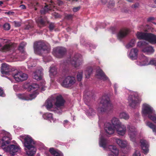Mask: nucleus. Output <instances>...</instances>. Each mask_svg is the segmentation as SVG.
<instances>
[{"label": "nucleus", "mask_w": 156, "mask_h": 156, "mask_svg": "<svg viewBox=\"0 0 156 156\" xmlns=\"http://www.w3.org/2000/svg\"><path fill=\"white\" fill-rule=\"evenodd\" d=\"M65 101L62 96H57L55 98L54 103L55 108L53 107V101L52 99H48L45 101L44 105L48 110H51L59 114L62 113V110L64 108Z\"/></svg>", "instance_id": "nucleus-1"}, {"label": "nucleus", "mask_w": 156, "mask_h": 156, "mask_svg": "<svg viewBox=\"0 0 156 156\" xmlns=\"http://www.w3.org/2000/svg\"><path fill=\"white\" fill-rule=\"evenodd\" d=\"M45 82L44 81H42V83L39 85L36 83H34L30 85L29 88L31 90L34 89H35L34 92L33 94L29 95H27L25 94H19L17 95L18 97L21 99L25 100H31L34 98L36 96L37 94L36 90H37L38 88H40L42 91H44L45 89V86H44Z\"/></svg>", "instance_id": "nucleus-2"}, {"label": "nucleus", "mask_w": 156, "mask_h": 156, "mask_svg": "<svg viewBox=\"0 0 156 156\" xmlns=\"http://www.w3.org/2000/svg\"><path fill=\"white\" fill-rule=\"evenodd\" d=\"M101 106L98 108V112L101 113L112 112L114 110L113 105L111 102L108 97L106 96H104L100 101Z\"/></svg>", "instance_id": "nucleus-3"}, {"label": "nucleus", "mask_w": 156, "mask_h": 156, "mask_svg": "<svg viewBox=\"0 0 156 156\" xmlns=\"http://www.w3.org/2000/svg\"><path fill=\"white\" fill-rule=\"evenodd\" d=\"M111 121L112 124L109 122H106L104 124V129L107 136L113 134L115 128L122 124L119 119L115 117H113Z\"/></svg>", "instance_id": "nucleus-4"}, {"label": "nucleus", "mask_w": 156, "mask_h": 156, "mask_svg": "<svg viewBox=\"0 0 156 156\" xmlns=\"http://www.w3.org/2000/svg\"><path fill=\"white\" fill-rule=\"evenodd\" d=\"M24 145L27 149H25L27 154L28 156H32L35 154L36 151L34 145L35 143L31 137L27 136L24 138Z\"/></svg>", "instance_id": "nucleus-5"}, {"label": "nucleus", "mask_w": 156, "mask_h": 156, "mask_svg": "<svg viewBox=\"0 0 156 156\" xmlns=\"http://www.w3.org/2000/svg\"><path fill=\"white\" fill-rule=\"evenodd\" d=\"M34 48L35 53L38 55L41 54L43 51H46L48 52L50 49L49 45L41 42H35Z\"/></svg>", "instance_id": "nucleus-6"}, {"label": "nucleus", "mask_w": 156, "mask_h": 156, "mask_svg": "<svg viewBox=\"0 0 156 156\" xmlns=\"http://www.w3.org/2000/svg\"><path fill=\"white\" fill-rule=\"evenodd\" d=\"M136 35L139 39L145 40L152 44L156 43V36L153 34L138 32Z\"/></svg>", "instance_id": "nucleus-7"}, {"label": "nucleus", "mask_w": 156, "mask_h": 156, "mask_svg": "<svg viewBox=\"0 0 156 156\" xmlns=\"http://www.w3.org/2000/svg\"><path fill=\"white\" fill-rule=\"evenodd\" d=\"M128 100L129 105L132 108H134L141 101L139 99L137 93L133 91L131 93L128 98Z\"/></svg>", "instance_id": "nucleus-8"}, {"label": "nucleus", "mask_w": 156, "mask_h": 156, "mask_svg": "<svg viewBox=\"0 0 156 156\" xmlns=\"http://www.w3.org/2000/svg\"><path fill=\"white\" fill-rule=\"evenodd\" d=\"M139 62H137L136 64L140 66H143L149 65H151L156 66V60L154 59L151 60L149 62L147 58L143 55H142L139 57Z\"/></svg>", "instance_id": "nucleus-9"}, {"label": "nucleus", "mask_w": 156, "mask_h": 156, "mask_svg": "<svg viewBox=\"0 0 156 156\" xmlns=\"http://www.w3.org/2000/svg\"><path fill=\"white\" fill-rule=\"evenodd\" d=\"M81 55L79 54L74 55L70 59V63L75 68H79L82 64Z\"/></svg>", "instance_id": "nucleus-10"}, {"label": "nucleus", "mask_w": 156, "mask_h": 156, "mask_svg": "<svg viewBox=\"0 0 156 156\" xmlns=\"http://www.w3.org/2000/svg\"><path fill=\"white\" fill-rule=\"evenodd\" d=\"M4 150L8 152L12 156L15 155L17 152L20 151V149L19 146L13 144L7 147L3 148Z\"/></svg>", "instance_id": "nucleus-11"}, {"label": "nucleus", "mask_w": 156, "mask_h": 156, "mask_svg": "<svg viewBox=\"0 0 156 156\" xmlns=\"http://www.w3.org/2000/svg\"><path fill=\"white\" fill-rule=\"evenodd\" d=\"M154 112L153 108L149 105L146 104L143 105L142 113L144 115H147L149 118L150 115H151Z\"/></svg>", "instance_id": "nucleus-12"}, {"label": "nucleus", "mask_w": 156, "mask_h": 156, "mask_svg": "<svg viewBox=\"0 0 156 156\" xmlns=\"http://www.w3.org/2000/svg\"><path fill=\"white\" fill-rule=\"evenodd\" d=\"M76 81L75 77L73 76H68L64 80L62 85L66 87H68L74 84Z\"/></svg>", "instance_id": "nucleus-13"}, {"label": "nucleus", "mask_w": 156, "mask_h": 156, "mask_svg": "<svg viewBox=\"0 0 156 156\" xmlns=\"http://www.w3.org/2000/svg\"><path fill=\"white\" fill-rule=\"evenodd\" d=\"M127 128L128 129V135L131 140L133 142H135L137 134L135 127L129 125L127 126Z\"/></svg>", "instance_id": "nucleus-14"}, {"label": "nucleus", "mask_w": 156, "mask_h": 156, "mask_svg": "<svg viewBox=\"0 0 156 156\" xmlns=\"http://www.w3.org/2000/svg\"><path fill=\"white\" fill-rule=\"evenodd\" d=\"M66 49L62 47H57L53 51L54 55L58 58H61L66 53Z\"/></svg>", "instance_id": "nucleus-15"}, {"label": "nucleus", "mask_w": 156, "mask_h": 156, "mask_svg": "<svg viewBox=\"0 0 156 156\" xmlns=\"http://www.w3.org/2000/svg\"><path fill=\"white\" fill-rule=\"evenodd\" d=\"M129 30L128 29H124L121 30L117 34V38L121 40L122 39L126 37L129 33Z\"/></svg>", "instance_id": "nucleus-16"}, {"label": "nucleus", "mask_w": 156, "mask_h": 156, "mask_svg": "<svg viewBox=\"0 0 156 156\" xmlns=\"http://www.w3.org/2000/svg\"><path fill=\"white\" fill-rule=\"evenodd\" d=\"M12 137L10 134H8V136H5L3 137L0 141L2 147L6 146L10 143L12 140Z\"/></svg>", "instance_id": "nucleus-17"}, {"label": "nucleus", "mask_w": 156, "mask_h": 156, "mask_svg": "<svg viewBox=\"0 0 156 156\" xmlns=\"http://www.w3.org/2000/svg\"><path fill=\"white\" fill-rule=\"evenodd\" d=\"M11 67L8 64L3 63L1 68V72L3 74H8L9 73L11 72Z\"/></svg>", "instance_id": "nucleus-18"}, {"label": "nucleus", "mask_w": 156, "mask_h": 156, "mask_svg": "<svg viewBox=\"0 0 156 156\" xmlns=\"http://www.w3.org/2000/svg\"><path fill=\"white\" fill-rule=\"evenodd\" d=\"M2 42L3 44L6 43L2 48V50L3 51H8L12 48V44L10 41H9L7 39H2Z\"/></svg>", "instance_id": "nucleus-19"}, {"label": "nucleus", "mask_w": 156, "mask_h": 156, "mask_svg": "<svg viewBox=\"0 0 156 156\" xmlns=\"http://www.w3.org/2000/svg\"><path fill=\"white\" fill-rule=\"evenodd\" d=\"M96 75L98 78L102 79L103 80L108 81L109 80L108 77L106 76L104 73L100 69L97 70Z\"/></svg>", "instance_id": "nucleus-20"}, {"label": "nucleus", "mask_w": 156, "mask_h": 156, "mask_svg": "<svg viewBox=\"0 0 156 156\" xmlns=\"http://www.w3.org/2000/svg\"><path fill=\"white\" fill-rule=\"evenodd\" d=\"M43 69L41 67L39 68L34 73L33 78L37 80H40L41 79L43 75L42 71Z\"/></svg>", "instance_id": "nucleus-21"}, {"label": "nucleus", "mask_w": 156, "mask_h": 156, "mask_svg": "<svg viewBox=\"0 0 156 156\" xmlns=\"http://www.w3.org/2000/svg\"><path fill=\"white\" fill-rule=\"evenodd\" d=\"M141 147L143 151V152L145 154H146L149 151V145L148 142L145 140H141Z\"/></svg>", "instance_id": "nucleus-22"}, {"label": "nucleus", "mask_w": 156, "mask_h": 156, "mask_svg": "<svg viewBox=\"0 0 156 156\" xmlns=\"http://www.w3.org/2000/svg\"><path fill=\"white\" fill-rule=\"evenodd\" d=\"M118 134L121 136L124 135L126 131V127L122 124L120 125V126L116 127L115 128Z\"/></svg>", "instance_id": "nucleus-23"}, {"label": "nucleus", "mask_w": 156, "mask_h": 156, "mask_svg": "<svg viewBox=\"0 0 156 156\" xmlns=\"http://www.w3.org/2000/svg\"><path fill=\"white\" fill-rule=\"evenodd\" d=\"M99 144L100 146L103 147L104 148L106 147L107 140L105 138V135L101 132L100 136Z\"/></svg>", "instance_id": "nucleus-24"}, {"label": "nucleus", "mask_w": 156, "mask_h": 156, "mask_svg": "<svg viewBox=\"0 0 156 156\" xmlns=\"http://www.w3.org/2000/svg\"><path fill=\"white\" fill-rule=\"evenodd\" d=\"M51 4H46L44 6V7L41 10V14H44L47 12L48 11L52 9L53 7H55V6L53 5L52 1L51 2Z\"/></svg>", "instance_id": "nucleus-25"}, {"label": "nucleus", "mask_w": 156, "mask_h": 156, "mask_svg": "<svg viewBox=\"0 0 156 156\" xmlns=\"http://www.w3.org/2000/svg\"><path fill=\"white\" fill-rule=\"evenodd\" d=\"M138 50L136 48H133L131 50L129 55V57L131 59H136L137 57Z\"/></svg>", "instance_id": "nucleus-26"}, {"label": "nucleus", "mask_w": 156, "mask_h": 156, "mask_svg": "<svg viewBox=\"0 0 156 156\" xmlns=\"http://www.w3.org/2000/svg\"><path fill=\"white\" fill-rule=\"evenodd\" d=\"M115 142L121 148L126 147L127 144V142L126 140H122L119 139H116Z\"/></svg>", "instance_id": "nucleus-27"}, {"label": "nucleus", "mask_w": 156, "mask_h": 156, "mask_svg": "<svg viewBox=\"0 0 156 156\" xmlns=\"http://www.w3.org/2000/svg\"><path fill=\"white\" fill-rule=\"evenodd\" d=\"M43 117L44 119L49 120L51 122H54L55 121L53 118L52 114L51 113H46L43 115Z\"/></svg>", "instance_id": "nucleus-28"}, {"label": "nucleus", "mask_w": 156, "mask_h": 156, "mask_svg": "<svg viewBox=\"0 0 156 156\" xmlns=\"http://www.w3.org/2000/svg\"><path fill=\"white\" fill-rule=\"evenodd\" d=\"M108 148L115 155H118L119 154V151L117 147L114 146L109 145Z\"/></svg>", "instance_id": "nucleus-29"}, {"label": "nucleus", "mask_w": 156, "mask_h": 156, "mask_svg": "<svg viewBox=\"0 0 156 156\" xmlns=\"http://www.w3.org/2000/svg\"><path fill=\"white\" fill-rule=\"evenodd\" d=\"M146 125L152 129L153 132L156 133V126L152 123L149 121L146 122Z\"/></svg>", "instance_id": "nucleus-30"}, {"label": "nucleus", "mask_w": 156, "mask_h": 156, "mask_svg": "<svg viewBox=\"0 0 156 156\" xmlns=\"http://www.w3.org/2000/svg\"><path fill=\"white\" fill-rule=\"evenodd\" d=\"M119 117L121 119H124L125 120L129 119V116L128 114L125 112H121L119 115Z\"/></svg>", "instance_id": "nucleus-31"}, {"label": "nucleus", "mask_w": 156, "mask_h": 156, "mask_svg": "<svg viewBox=\"0 0 156 156\" xmlns=\"http://www.w3.org/2000/svg\"><path fill=\"white\" fill-rule=\"evenodd\" d=\"M50 76L51 77V76H55L57 73V69L55 67H51L49 70Z\"/></svg>", "instance_id": "nucleus-32"}, {"label": "nucleus", "mask_w": 156, "mask_h": 156, "mask_svg": "<svg viewBox=\"0 0 156 156\" xmlns=\"http://www.w3.org/2000/svg\"><path fill=\"white\" fill-rule=\"evenodd\" d=\"M12 76L16 81L20 82V74L19 71H16L15 73H12Z\"/></svg>", "instance_id": "nucleus-33"}, {"label": "nucleus", "mask_w": 156, "mask_h": 156, "mask_svg": "<svg viewBox=\"0 0 156 156\" xmlns=\"http://www.w3.org/2000/svg\"><path fill=\"white\" fill-rule=\"evenodd\" d=\"M142 51L144 52L148 53H151L154 52V49L151 46L146 47L143 49Z\"/></svg>", "instance_id": "nucleus-34"}, {"label": "nucleus", "mask_w": 156, "mask_h": 156, "mask_svg": "<svg viewBox=\"0 0 156 156\" xmlns=\"http://www.w3.org/2000/svg\"><path fill=\"white\" fill-rule=\"evenodd\" d=\"M19 73L20 74V81H24L27 79L28 76L27 74L21 71H19Z\"/></svg>", "instance_id": "nucleus-35"}, {"label": "nucleus", "mask_w": 156, "mask_h": 156, "mask_svg": "<svg viewBox=\"0 0 156 156\" xmlns=\"http://www.w3.org/2000/svg\"><path fill=\"white\" fill-rule=\"evenodd\" d=\"M46 20H43L41 18H40L36 20V21L37 23L39 26L41 27L44 25Z\"/></svg>", "instance_id": "nucleus-36"}, {"label": "nucleus", "mask_w": 156, "mask_h": 156, "mask_svg": "<svg viewBox=\"0 0 156 156\" xmlns=\"http://www.w3.org/2000/svg\"><path fill=\"white\" fill-rule=\"evenodd\" d=\"M92 69L91 67L88 68L85 72V75L87 78H89L90 75L92 73Z\"/></svg>", "instance_id": "nucleus-37"}, {"label": "nucleus", "mask_w": 156, "mask_h": 156, "mask_svg": "<svg viewBox=\"0 0 156 156\" xmlns=\"http://www.w3.org/2000/svg\"><path fill=\"white\" fill-rule=\"evenodd\" d=\"M36 60H32V61H29L28 63V67L30 68L31 67L34 66L36 64Z\"/></svg>", "instance_id": "nucleus-38"}, {"label": "nucleus", "mask_w": 156, "mask_h": 156, "mask_svg": "<svg viewBox=\"0 0 156 156\" xmlns=\"http://www.w3.org/2000/svg\"><path fill=\"white\" fill-rule=\"evenodd\" d=\"M96 113L93 109L91 108H90L88 109L87 112V115L88 116H92L95 115Z\"/></svg>", "instance_id": "nucleus-39"}, {"label": "nucleus", "mask_w": 156, "mask_h": 156, "mask_svg": "<svg viewBox=\"0 0 156 156\" xmlns=\"http://www.w3.org/2000/svg\"><path fill=\"white\" fill-rule=\"evenodd\" d=\"M135 42L136 41L135 39H132L129 43L127 45L126 47L127 48H129L133 47L135 45Z\"/></svg>", "instance_id": "nucleus-40"}, {"label": "nucleus", "mask_w": 156, "mask_h": 156, "mask_svg": "<svg viewBox=\"0 0 156 156\" xmlns=\"http://www.w3.org/2000/svg\"><path fill=\"white\" fill-rule=\"evenodd\" d=\"M92 96V94L90 91H85L84 93V99H88L89 98Z\"/></svg>", "instance_id": "nucleus-41"}, {"label": "nucleus", "mask_w": 156, "mask_h": 156, "mask_svg": "<svg viewBox=\"0 0 156 156\" xmlns=\"http://www.w3.org/2000/svg\"><path fill=\"white\" fill-rule=\"evenodd\" d=\"M148 118L156 123V114H154V112L151 115H150Z\"/></svg>", "instance_id": "nucleus-42"}, {"label": "nucleus", "mask_w": 156, "mask_h": 156, "mask_svg": "<svg viewBox=\"0 0 156 156\" xmlns=\"http://www.w3.org/2000/svg\"><path fill=\"white\" fill-rule=\"evenodd\" d=\"M83 71H79L77 75V78L78 81H80L82 78Z\"/></svg>", "instance_id": "nucleus-43"}, {"label": "nucleus", "mask_w": 156, "mask_h": 156, "mask_svg": "<svg viewBox=\"0 0 156 156\" xmlns=\"http://www.w3.org/2000/svg\"><path fill=\"white\" fill-rule=\"evenodd\" d=\"M3 27L5 30H8L10 29V26L9 24L6 23L4 25Z\"/></svg>", "instance_id": "nucleus-44"}, {"label": "nucleus", "mask_w": 156, "mask_h": 156, "mask_svg": "<svg viewBox=\"0 0 156 156\" xmlns=\"http://www.w3.org/2000/svg\"><path fill=\"white\" fill-rule=\"evenodd\" d=\"M146 44L145 41H139L137 43V46L139 47L143 46Z\"/></svg>", "instance_id": "nucleus-45"}, {"label": "nucleus", "mask_w": 156, "mask_h": 156, "mask_svg": "<svg viewBox=\"0 0 156 156\" xmlns=\"http://www.w3.org/2000/svg\"><path fill=\"white\" fill-rule=\"evenodd\" d=\"M26 45V42H23L22 43L19 47V49L21 50V49H23L24 47H25Z\"/></svg>", "instance_id": "nucleus-46"}, {"label": "nucleus", "mask_w": 156, "mask_h": 156, "mask_svg": "<svg viewBox=\"0 0 156 156\" xmlns=\"http://www.w3.org/2000/svg\"><path fill=\"white\" fill-rule=\"evenodd\" d=\"M133 156H140V154L139 151L136 150L133 155Z\"/></svg>", "instance_id": "nucleus-47"}, {"label": "nucleus", "mask_w": 156, "mask_h": 156, "mask_svg": "<svg viewBox=\"0 0 156 156\" xmlns=\"http://www.w3.org/2000/svg\"><path fill=\"white\" fill-rule=\"evenodd\" d=\"M55 27L54 24L53 23H51L49 24V28L51 31L52 30L54 29Z\"/></svg>", "instance_id": "nucleus-48"}, {"label": "nucleus", "mask_w": 156, "mask_h": 156, "mask_svg": "<svg viewBox=\"0 0 156 156\" xmlns=\"http://www.w3.org/2000/svg\"><path fill=\"white\" fill-rule=\"evenodd\" d=\"M5 94L4 93V92L1 88L0 87V96L5 97Z\"/></svg>", "instance_id": "nucleus-49"}, {"label": "nucleus", "mask_w": 156, "mask_h": 156, "mask_svg": "<svg viewBox=\"0 0 156 156\" xmlns=\"http://www.w3.org/2000/svg\"><path fill=\"white\" fill-rule=\"evenodd\" d=\"M73 17V15L71 14H68L65 16L66 19L68 20L71 19Z\"/></svg>", "instance_id": "nucleus-50"}, {"label": "nucleus", "mask_w": 156, "mask_h": 156, "mask_svg": "<svg viewBox=\"0 0 156 156\" xmlns=\"http://www.w3.org/2000/svg\"><path fill=\"white\" fill-rule=\"evenodd\" d=\"M49 151L51 154L54 155L56 151H55L53 148H51L49 150Z\"/></svg>", "instance_id": "nucleus-51"}, {"label": "nucleus", "mask_w": 156, "mask_h": 156, "mask_svg": "<svg viewBox=\"0 0 156 156\" xmlns=\"http://www.w3.org/2000/svg\"><path fill=\"white\" fill-rule=\"evenodd\" d=\"M80 9V7H76L73 9V11L74 12H76L78 11Z\"/></svg>", "instance_id": "nucleus-52"}, {"label": "nucleus", "mask_w": 156, "mask_h": 156, "mask_svg": "<svg viewBox=\"0 0 156 156\" xmlns=\"http://www.w3.org/2000/svg\"><path fill=\"white\" fill-rule=\"evenodd\" d=\"M15 26L16 27H20V26L21 24L20 23L14 21Z\"/></svg>", "instance_id": "nucleus-53"}, {"label": "nucleus", "mask_w": 156, "mask_h": 156, "mask_svg": "<svg viewBox=\"0 0 156 156\" xmlns=\"http://www.w3.org/2000/svg\"><path fill=\"white\" fill-rule=\"evenodd\" d=\"M54 155L55 156H62V155L61 154H60L56 151L55 152Z\"/></svg>", "instance_id": "nucleus-54"}, {"label": "nucleus", "mask_w": 156, "mask_h": 156, "mask_svg": "<svg viewBox=\"0 0 156 156\" xmlns=\"http://www.w3.org/2000/svg\"><path fill=\"white\" fill-rule=\"evenodd\" d=\"M154 20V18L153 17H151L147 19V21L148 22H151L152 20Z\"/></svg>", "instance_id": "nucleus-55"}, {"label": "nucleus", "mask_w": 156, "mask_h": 156, "mask_svg": "<svg viewBox=\"0 0 156 156\" xmlns=\"http://www.w3.org/2000/svg\"><path fill=\"white\" fill-rule=\"evenodd\" d=\"M20 7L21 9H26V6L24 5H22L20 6Z\"/></svg>", "instance_id": "nucleus-56"}, {"label": "nucleus", "mask_w": 156, "mask_h": 156, "mask_svg": "<svg viewBox=\"0 0 156 156\" xmlns=\"http://www.w3.org/2000/svg\"><path fill=\"white\" fill-rule=\"evenodd\" d=\"M31 27L30 25H28L26 26V27L25 28V29L26 30H28Z\"/></svg>", "instance_id": "nucleus-57"}, {"label": "nucleus", "mask_w": 156, "mask_h": 156, "mask_svg": "<svg viewBox=\"0 0 156 156\" xmlns=\"http://www.w3.org/2000/svg\"><path fill=\"white\" fill-rule=\"evenodd\" d=\"M54 16L56 18H58L60 17V16L57 13H55Z\"/></svg>", "instance_id": "nucleus-58"}, {"label": "nucleus", "mask_w": 156, "mask_h": 156, "mask_svg": "<svg viewBox=\"0 0 156 156\" xmlns=\"http://www.w3.org/2000/svg\"><path fill=\"white\" fill-rule=\"evenodd\" d=\"M138 4H135V5H133L132 6V7L133 8H136L138 7Z\"/></svg>", "instance_id": "nucleus-59"}, {"label": "nucleus", "mask_w": 156, "mask_h": 156, "mask_svg": "<svg viewBox=\"0 0 156 156\" xmlns=\"http://www.w3.org/2000/svg\"><path fill=\"white\" fill-rule=\"evenodd\" d=\"M112 5H110V3H109V7L110 8H111L112 6H113L114 5V3H112Z\"/></svg>", "instance_id": "nucleus-60"}, {"label": "nucleus", "mask_w": 156, "mask_h": 156, "mask_svg": "<svg viewBox=\"0 0 156 156\" xmlns=\"http://www.w3.org/2000/svg\"><path fill=\"white\" fill-rule=\"evenodd\" d=\"M13 13V12H5V13L7 14H12Z\"/></svg>", "instance_id": "nucleus-61"}, {"label": "nucleus", "mask_w": 156, "mask_h": 156, "mask_svg": "<svg viewBox=\"0 0 156 156\" xmlns=\"http://www.w3.org/2000/svg\"><path fill=\"white\" fill-rule=\"evenodd\" d=\"M114 87L115 88V89H117L118 88V86L117 84H115L114 85Z\"/></svg>", "instance_id": "nucleus-62"}, {"label": "nucleus", "mask_w": 156, "mask_h": 156, "mask_svg": "<svg viewBox=\"0 0 156 156\" xmlns=\"http://www.w3.org/2000/svg\"><path fill=\"white\" fill-rule=\"evenodd\" d=\"M102 2L103 3H105L107 1V0H101Z\"/></svg>", "instance_id": "nucleus-63"}, {"label": "nucleus", "mask_w": 156, "mask_h": 156, "mask_svg": "<svg viewBox=\"0 0 156 156\" xmlns=\"http://www.w3.org/2000/svg\"><path fill=\"white\" fill-rule=\"evenodd\" d=\"M68 121H67V120H65V121H64V125H65V124H66V123H68Z\"/></svg>", "instance_id": "nucleus-64"}]
</instances>
